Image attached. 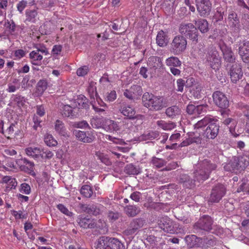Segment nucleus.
<instances>
[{
	"label": "nucleus",
	"mask_w": 249,
	"mask_h": 249,
	"mask_svg": "<svg viewBox=\"0 0 249 249\" xmlns=\"http://www.w3.org/2000/svg\"><path fill=\"white\" fill-rule=\"evenodd\" d=\"M223 123L227 125H230L231 124V126H230V128L231 129L235 125L236 122L234 119L232 118H228L224 120Z\"/></svg>",
	"instance_id": "62"
},
{
	"label": "nucleus",
	"mask_w": 249,
	"mask_h": 249,
	"mask_svg": "<svg viewBox=\"0 0 249 249\" xmlns=\"http://www.w3.org/2000/svg\"><path fill=\"white\" fill-rule=\"evenodd\" d=\"M194 177L196 179V181L198 182H203L209 177V175L206 172L202 169L201 167L198 166V169L194 172Z\"/></svg>",
	"instance_id": "27"
},
{
	"label": "nucleus",
	"mask_w": 249,
	"mask_h": 249,
	"mask_svg": "<svg viewBox=\"0 0 249 249\" xmlns=\"http://www.w3.org/2000/svg\"><path fill=\"white\" fill-rule=\"evenodd\" d=\"M195 25L191 23H181L179 27V32L184 35L187 38L191 40L194 45H196L201 39V36L198 30L205 34L209 31V23L204 18H199L194 21Z\"/></svg>",
	"instance_id": "1"
},
{
	"label": "nucleus",
	"mask_w": 249,
	"mask_h": 249,
	"mask_svg": "<svg viewBox=\"0 0 249 249\" xmlns=\"http://www.w3.org/2000/svg\"><path fill=\"white\" fill-rule=\"evenodd\" d=\"M202 136H201L200 131L198 133L196 130V132H192L189 134V139H191L192 143H196V144L201 143L203 138Z\"/></svg>",
	"instance_id": "44"
},
{
	"label": "nucleus",
	"mask_w": 249,
	"mask_h": 249,
	"mask_svg": "<svg viewBox=\"0 0 249 249\" xmlns=\"http://www.w3.org/2000/svg\"><path fill=\"white\" fill-rule=\"evenodd\" d=\"M54 129L60 136H66L67 135L64 123L60 120H57L54 123Z\"/></svg>",
	"instance_id": "30"
},
{
	"label": "nucleus",
	"mask_w": 249,
	"mask_h": 249,
	"mask_svg": "<svg viewBox=\"0 0 249 249\" xmlns=\"http://www.w3.org/2000/svg\"><path fill=\"white\" fill-rule=\"evenodd\" d=\"M165 64L170 68L180 67L182 63L178 57L172 56L166 59Z\"/></svg>",
	"instance_id": "36"
},
{
	"label": "nucleus",
	"mask_w": 249,
	"mask_h": 249,
	"mask_svg": "<svg viewBox=\"0 0 249 249\" xmlns=\"http://www.w3.org/2000/svg\"><path fill=\"white\" fill-rule=\"evenodd\" d=\"M249 165V157L247 156H234L224 166L225 170L237 173L244 171Z\"/></svg>",
	"instance_id": "4"
},
{
	"label": "nucleus",
	"mask_w": 249,
	"mask_h": 249,
	"mask_svg": "<svg viewBox=\"0 0 249 249\" xmlns=\"http://www.w3.org/2000/svg\"><path fill=\"white\" fill-rule=\"evenodd\" d=\"M47 87L48 82L46 79L40 80L37 84L36 93L38 95H42Z\"/></svg>",
	"instance_id": "39"
},
{
	"label": "nucleus",
	"mask_w": 249,
	"mask_h": 249,
	"mask_svg": "<svg viewBox=\"0 0 249 249\" xmlns=\"http://www.w3.org/2000/svg\"><path fill=\"white\" fill-rule=\"evenodd\" d=\"M25 152L27 155L37 158L39 157L40 149L37 147H28L25 149Z\"/></svg>",
	"instance_id": "48"
},
{
	"label": "nucleus",
	"mask_w": 249,
	"mask_h": 249,
	"mask_svg": "<svg viewBox=\"0 0 249 249\" xmlns=\"http://www.w3.org/2000/svg\"><path fill=\"white\" fill-rule=\"evenodd\" d=\"M151 162L154 166L157 168L162 167L166 163V161L165 160L155 157L152 158Z\"/></svg>",
	"instance_id": "49"
},
{
	"label": "nucleus",
	"mask_w": 249,
	"mask_h": 249,
	"mask_svg": "<svg viewBox=\"0 0 249 249\" xmlns=\"http://www.w3.org/2000/svg\"><path fill=\"white\" fill-rule=\"evenodd\" d=\"M184 35L176 36L169 46V51L174 55H179L186 50L187 41Z\"/></svg>",
	"instance_id": "5"
},
{
	"label": "nucleus",
	"mask_w": 249,
	"mask_h": 249,
	"mask_svg": "<svg viewBox=\"0 0 249 249\" xmlns=\"http://www.w3.org/2000/svg\"><path fill=\"white\" fill-rule=\"evenodd\" d=\"M206 62L215 71L218 70L221 65V58L219 52L215 49L210 50L206 55Z\"/></svg>",
	"instance_id": "10"
},
{
	"label": "nucleus",
	"mask_w": 249,
	"mask_h": 249,
	"mask_svg": "<svg viewBox=\"0 0 249 249\" xmlns=\"http://www.w3.org/2000/svg\"><path fill=\"white\" fill-rule=\"evenodd\" d=\"M80 193L86 198H90L93 194V190L90 186L84 185L80 189Z\"/></svg>",
	"instance_id": "41"
},
{
	"label": "nucleus",
	"mask_w": 249,
	"mask_h": 249,
	"mask_svg": "<svg viewBox=\"0 0 249 249\" xmlns=\"http://www.w3.org/2000/svg\"><path fill=\"white\" fill-rule=\"evenodd\" d=\"M88 93L90 98L91 101L93 100L95 103V98H96L98 95L96 91V87L93 83H91L87 89Z\"/></svg>",
	"instance_id": "45"
},
{
	"label": "nucleus",
	"mask_w": 249,
	"mask_h": 249,
	"mask_svg": "<svg viewBox=\"0 0 249 249\" xmlns=\"http://www.w3.org/2000/svg\"><path fill=\"white\" fill-rule=\"evenodd\" d=\"M29 57L32 59L31 62L33 65L39 66L41 64V60L43 56L36 51H32L29 54Z\"/></svg>",
	"instance_id": "32"
},
{
	"label": "nucleus",
	"mask_w": 249,
	"mask_h": 249,
	"mask_svg": "<svg viewBox=\"0 0 249 249\" xmlns=\"http://www.w3.org/2000/svg\"><path fill=\"white\" fill-rule=\"evenodd\" d=\"M75 113V111L71 106L68 105L63 106L62 110V114L64 117L72 118L76 116Z\"/></svg>",
	"instance_id": "40"
},
{
	"label": "nucleus",
	"mask_w": 249,
	"mask_h": 249,
	"mask_svg": "<svg viewBox=\"0 0 249 249\" xmlns=\"http://www.w3.org/2000/svg\"><path fill=\"white\" fill-rule=\"evenodd\" d=\"M14 101L19 107H21L25 105V99L24 97L20 95H14Z\"/></svg>",
	"instance_id": "53"
},
{
	"label": "nucleus",
	"mask_w": 249,
	"mask_h": 249,
	"mask_svg": "<svg viewBox=\"0 0 249 249\" xmlns=\"http://www.w3.org/2000/svg\"><path fill=\"white\" fill-rule=\"evenodd\" d=\"M227 189L221 183H217L213 186L208 198L209 203H218L226 195Z\"/></svg>",
	"instance_id": "9"
},
{
	"label": "nucleus",
	"mask_w": 249,
	"mask_h": 249,
	"mask_svg": "<svg viewBox=\"0 0 249 249\" xmlns=\"http://www.w3.org/2000/svg\"><path fill=\"white\" fill-rule=\"evenodd\" d=\"M71 126L74 128H89L90 129V127L86 121H82L80 122H74L72 124Z\"/></svg>",
	"instance_id": "50"
},
{
	"label": "nucleus",
	"mask_w": 249,
	"mask_h": 249,
	"mask_svg": "<svg viewBox=\"0 0 249 249\" xmlns=\"http://www.w3.org/2000/svg\"><path fill=\"white\" fill-rule=\"evenodd\" d=\"M90 124L94 128H99L102 126L101 121L99 119L92 118L90 120Z\"/></svg>",
	"instance_id": "59"
},
{
	"label": "nucleus",
	"mask_w": 249,
	"mask_h": 249,
	"mask_svg": "<svg viewBox=\"0 0 249 249\" xmlns=\"http://www.w3.org/2000/svg\"><path fill=\"white\" fill-rule=\"evenodd\" d=\"M21 188L20 191L26 195H29L31 193V187L30 185L26 183H23L21 184Z\"/></svg>",
	"instance_id": "60"
},
{
	"label": "nucleus",
	"mask_w": 249,
	"mask_h": 249,
	"mask_svg": "<svg viewBox=\"0 0 249 249\" xmlns=\"http://www.w3.org/2000/svg\"><path fill=\"white\" fill-rule=\"evenodd\" d=\"M73 134L77 140L84 143H91L95 139V137L92 131L85 132L74 130Z\"/></svg>",
	"instance_id": "16"
},
{
	"label": "nucleus",
	"mask_w": 249,
	"mask_h": 249,
	"mask_svg": "<svg viewBox=\"0 0 249 249\" xmlns=\"http://www.w3.org/2000/svg\"><path fill=\"white\" fill-rule=\"evenodd\" d=\"M197 10L201 17L208 16L211 11L212 4L210 0H196Z\"/></svg>",
	"instance_id": "15"
},
{
	"label": "nucleus",
	"mask_w": 249,
	"mask_h": 249,
	"mask_svg": "<svg viewBox=\"0 0 249 249\" xmlns=\"http://www.w3.org/2000/svg\"><path fill=\"white\" fill-rule=\"evenodd\" d=\"M157 125L164 130H171L176 126L174 123H166L164 121L160 120L157 122Z\"/></svg>",
	"instance_id": "43"
},
{
	"label": "nucleus",
	"mask_w": 249,
	"mask_h": 249,
	"mask_svg": "<svg viewBox=\"0 0 249 249\" xmlns=\"http://www.w3.org/2000/svg\"><path fill=\"white\" fill-rule=\"evenodd\" d=\"M119 111L124 116L126 117L124 118V120H134L137 118L135 116L136 111L135 109L129 106H121Z\"/></svg>",
	"instance_id": "23"
},
{
	"label": "nucleus",
	"mask_w": 249,
	"mask_h": 249,
	"mask_svg": "<svg viewBox=\"0 0 249 249\" xmlns=\"http://www.w3.org/2000/svg\"><path fill=\"white\" fill-rule=\"evenodd\" d=\"M242 181V183L237 189V191L238 192H240L241 191L247 192V189H248V184L249 183H248V180L247 179L244 178Z\"/></svg>",
	"instance_id": "57"
},
{
	"label": "nucleus",
	"mask_w": 249,
	"mask_h": 249,
	"mask_svg": "<svg viewBox=\"0 0 249 249\" xmlns=\"http://www.w3.org/2000/svg\"><path fill=\"white\" fill-rule=\"evenodd\" d=\"M88 71V68L87 66H84L77 69L76 73L78 76H83L86 75Z\"/></svg>",
	"instance_id": "64"
},
{
	"label": "nucleus",
	"mask_w": 249,
	"mask_h": 249,
	"mask_svg": "<svg viewBox=\"0 0 249 249\" xmlns=\"http://www.w3.org/2000/svg\"><path fill=\"white\" fill-rule=\"evenodd\" d=\"M238 53L242 61L249 64V41L243 40L239 43Z\"/></svg>",
	"instance_id": "14"
},
{
	"label": "nucleus",
	"mask_w": 249,
	"mask_h": 249,
	"mask_svg": "<svg viewBox=\"0 0 249 249\" xmlns=\"http://www.w3.org/2000/svg\"><path fill=\"white\" fill-rule=\"evenodd\" d=\"M44 142L49 147L55 146L57 144V141L51 134H46L44 136Z\"/></svg>",
	"instance_id": "46"
},
{
	"label": "nucleus",
	"mask_w": 249,
	"mask_h": 249,
	"mask_svg": "<svg viewBox=\"0 0 249 249\" xmlns=\"http://www.w3.org/2000/svg\"><path fill=\"white\" fill-rule=\"evenodd\" d=\"M228 21L230 26L235 32H239L240 29L241 24L240 17L235 11L231 10L228 14Z\"/></svg>",
	"instance_id": "20"
},
{
	"label": "nucleus",
	"mask_w": 249,
	"mask_h": 249,
	"mask_svg": "<svg viewBox=\"0 0 249 249\" xmlns=\"http://www.w3.org/2000/svg\"><path fill=\"white\" fill-rule=\"evenodd\" d=\"M229 68L228 74L230 75L231 81L234 84L237 83L243 76L242 66L241 64L235 63L232 64H227Z\"/></svg>",
	"instance_id": "11"
},
{
	"label": "nucleus",
	"mask_w": 249,
	"mask_h": 249,
	"mask_svg": "<svg viewBox=\"0 0 249 249\" xmlns=\"http://www.w3.org/2000/svg\"><path fill=\"white\" fill-rule=\"evenodd\" d=\"M16 163L20 166L21 170L25 171H32L34 169V163L27 159L24 158L18 159L16 161Z\"/></svg>",
	"instance_id": "25"
},
{
	"label": "nucleus",
	"mask_w": 249,
	"mask_h": 249,
	"mask_svg": "<svg viewBox=\"0 0 249 249\" xmlns=\"http://www.w3.org/2000/svg\"><path fill=\"white\" fill-rule=\"evenodd\" d=\"M78 207L83 212L88 213L89 214L97 216L101 213L100 206L96 204H87L79 203Z\"/></svg>",
	"instance_id": "18"
},
{
	"label": "nucleus",
	"mask_w": 249,
	"mask_h": 249,
	"mask_svg": "<svg viewBox=\"0 0 249 249\" xmlns=\"http://www.w3.org/2000/svg\"><path fill=\"white\" fill-rule=\"evenodd\" d=\"M213 98L214 104L224 110L221 112L223 116L228 115L229 109H227L229 107V101L225 94L220 91H215L213 94Z\"/></svg>",
	"instance_id": "8"
},
{
	"label": "nucleus",
	"mask_w": 249,
	"mask_h": 249,
	"mask_svg": "<svg viewBox=\"0 0 249 249\" xmlns=\"http://www.w3.org/2000/svg\"><path fill=\"white\" fill-rule=\"evenodd\" d=\"M57 208L63 213L68 215L69 216H71L72 215V213L69 211V210L63 204H59L57 205Z\"/></svg>",
	"instance_id": "55"
},
{
	"label": "nucleus",
	"mask_w": 249,
	"mask_h": 249,
	"mask_svg": "<svg viewBox=\"0 0 249 249\" xmlns=\"http://www.w3.org/2000/svg\"><path fill=\"white\" fill-rule=\"evenodd\" d=\"M124 172L129 175H137L140 172V170L139 168L136 167L132 163L127 164L124 169Z\"/></svg>",
	"instance_id": "38"
},
{
	"label": "nucleus",
	"mask_w": 249,
	"mask_h": 249,
	"mask_svg": "<svg viewBox=\"0 0 249 249\" xmlns=\"http://www.w3.org/2000/svg\"><path fill=\"white\" fill-rule=\"evenodd\" d=\"M41 157L42 159L50 160L53 156V153L48 149H44L42 151H40L39 157Z\"/></svg>",
	"instance_id": "52"
},
{
	"label": "nucleus",
	"mask_w": 249,
	"mask_h": 249,
	"mask_svg": "<svg viewBox=\"0 0 249 249\" xmlns=\"http://www.w3.org/2000/svg\"><path fill=\"white\" fill-rule=\"evenodd\" d=\"M146 224V220L143 218L139 217L132 219L127 228L123 232L127 243H130L134 237V235L136 234Z\"/></svg>",
	"instance_id": "3"
},
{
	"label": "nucleus",
	"mask_w": 249,
	"mask_h": 249,
	"mask_svg": "<svg viewBox=\"0 0 249 249\" xmlns=\"http://www.w3.org/2000/svg\"><path fill=\"white\" fill-rule=\"evenodd\" d=\"M33 122L34 123L33 127L34 130H37L38 127H41V125L40 123L42 121L36 115H34L33 118Z\"/></svg>",
	"instance_id": "61"
},
{
	"label": "nucleus",
	"mask_w": 249,
	"mask_h": 249,
	"mask_svg": "<svg viewBox=\"0 0 249 249\" xmlns=\"http://www.w3.org/2000/svg\"><path fill=\"white\" fill-rule=\"evenodd\" d=\"M219 48L225 62L230 64L236 63V57L231 47L227 46L225 43H223L219 45Z\"/></svg>",
	"instance_id": "13"
},
{
	"label": "nucleus",
	"mask_w": 249,
	"mask_h": 249,
	"mask_svg": "<svg viewBox=\"0 0 249 249\" xmlns=\"http://www.w3.org/2000/svg\"><path fill=\"white\" fill-rule=\"evenodd\" d=\"M167 34L163 30H160L156 36V43L161 47H164L167 45L169 42Z\"/></svg>",
	"instance_id": "26"
},
{
	"label": "nucleus",
	"mask_w": 249,
	"mask_h": 249,
	"mask_svg": "<svg viewBox=\"0 0 249 249\" xmlns=\"http://www.w3.org/2000/svg\"><path fill=\"white\" fill-rule=\"evenodd\" d=\"M5 26L11 34H13L15 32L16 25L13 20L11 22L7 20L5 23Z\"/></svg>",
	"instance_id": "54"
},
{
	"label": "nucleus",
	"mask_w": 249,
	"mask_h": 249,
	"mask_svg": "<svg viewBox=\"0 0 249 249\" xmlns=\"http://www.w3.org/2000/svg\"><path fill=\"white\" fill-rule=\"evenodd\" d=\"M226 29H219L215 28L213 30V34L209 36L208 38L209 39H212L213 41L216 39H221V38L226 35Z\"/></svg>",
	"instance_id": "34"
},
{
	"label": "nucleus",
	"mask_w": 249,
	"mask_h": 249,
	"mask_svg": "<svg viewBox=\"0 0 249 249\" xmlns=\"http://www.w3.org/2000/svg\"><path fill=\"white\" fill-rule=\"evenodd\" d=\"M185 87L186 88H191L194 85H196L197 81L193 77H189L185 81Z\"/></svg>",
	"instance_id": "58"
},
{
	"label": "nucleus",
	"mask_w": 249,
	"mask_h": 249,
	"mask_svg": "<svg viewBox=\"0 0 249 249\" xmlns=\"http://www.w3.org/2000/svg\"><path fill=\"white\" fill-rule=\"evenodd\" d=\"M159 136V133L157 131H147L145 132L142 135V139L143 140H153L155 138H157Z\"/></svg>",
	"instance_id": "47"
},
{
	"label": "nucleus",
	"mask_w": 249,
	"mask_h": 249,
	"mask_svg": "<svg viewBox=\"0 0 249 249\" xmlns=\"http://www.w3.org/2000/svg\"><path fill=\"white\" fill-rule=\"evenodd\" d=\"M103 128L107 131H117L120 129L119 126L114 121L107 120L106 121Z\"/></svg>",
	"instance_id": "33"
},
{
	"label": "nucleus",
	"mask_w": 249,
	"mask_h": 249,
	"mask_svg": "<svg viewBox=\"0 0 249 249\" xmlns=\"http://www.w3.org/2000/svg\"><path fill=\"white\" fill-rule=\"evenodd\" d=\"M218 120L214 118V121L211 122L206 128L203 130L202 136L207 139H214L217 136L219 131V125Z\"/></svg>",
	"instance_id": "12"
},
{
	"label": "nucleus",
	"mask_w": 249,
	"mask_h": 249,
	"mask_svg": "<svg viewBox=\"0 0 249 249\" xmlns=\"http://www.w3.org/2000/svg\"><path fill=\"white\" fill-rule=\"evenodd\" d=\"M142 100L143 106L152 111L161 110L167 106L165 98L149 92H145L143 94Z\"/></svg>",
	"instance_id": "2"
},
{
	"label": "nucleus",
	"mask_w": 249,
	"mask_h": 249,
	"mask_svg": "<svg viewBox=\"0 0 249 249\" xmlns=\"http://www.w3.org/2000/svg\"><path fill=\"white\" fill-rule=\"evenodd\" d=\"M35 4L34 0H21L17 4V8L18 11L20 13H23L24 9L28 6V5L32 6Z\"/></svg>",
	"instance_id": "37"
},
{
	"label": "nucleus",
	"mask_w": 249,
	"mask_h": 249,
	"mask_svg": "<svg viewBox=\"0 0 249 249\" xmlns=\"http://www.w3.org/2000/svg\"><path fill=\"white\" fill-rule=\"evenodd\" d=\"M202 239L197 237L196 235L194 234L187 235L185 237V241L189 247V248H193L198 245V243L200 242V240Z\"/></svg>",
	"instance_id": "31"
},
{
	"label": "nucleus",
	"mask_w": 249,
	"mask_h": 249,
	"mask_svg": "<svg viewBox=\"0 0 249 249\" xmlns=\"http://www.w3.org/2000/svg\"><path fill=\"white\" fill-rule=\"evenodd\" d=\"M166 115L171 118L181 113V109L177 106H172L168 107L165 111Z\"/></svg>",
	"instance_id": "35"
},
{
	"label": "nucleus",
	"mask_w": 249,
	"mask_h": 249,
	"mask_svg": "<svg viewBox=\"0 0 249 249\" xmlns=\"http://www.w3.org/2000/svg\"><path fill=\"white\" fill-rule=\"evenodd\" d=\"M177 90L178 91L182 92L183 90V87L185 86V82L184 79H178L177 81Z\"/></svg>",
	"instance_id": "63"
},
{
	"label": "nucleus",
	"mask_w": 249,
	"mask_h": 249,
	"mask_svg": "<svg viewBox=\"0 0 249 249\" xmlns=\"http://www.w3.org/2000/svg\"><path fill=\"white\" fill-rule=\"evenodd\" d=\"M77 103L79 108H88L89 107L88 100L83 95L81 98H78Z\"/></svg>",
	"instance_id": "51"
},
{
	"label": "nucleus",
	"mask_w": 249,
	"mask_h": 249,
	"mask_svg": "<svg viewBox=\"0 0 249 249\" xmlns=\"http://www.w3.org/2000/svg\"><path fill=\"white\" fill-rule=\"evenodd\" d=\"M213 219L208 215H203L196 222L194 226V232L198 235H202L206 232H209L212 229Z\"/></svg>",
	"instance_id": "6"
},
{
	"label": "nucleus",
	"mask_w": 249,
	"mask_h": 249,
	"mask_svg": "<svg viewBox=\"0 0 249 249\" xmlns=\"http://www.w3.org/2000/svg\"><path fill=\"white\" fill-rule=\"evenodd\" d=\"M15 126V125L14 124H11L5 131L2 130V133L4 134L5 136L8 139H10V135L13 134L14 132V127Z\"/></svg>",
	"instance_id": "56"
},
{
	"label": "nucleus",
	"mask_w": 249,
	"mask_h": 249,
	"mask_svg": "<svg viewBox=\"0 0 249 249\" xmlns=\"http://www.w3.org/2000/svg\"><path fill=\"white\" fill-rule=\"evenodd\" d=\"M158 224L159 228L165 232L173 233L175 231L173 221L167 216L161 217Z\"/></svg>",
	"instance_id": "19"
},
{
	"label": "nucleus",
	"mask_w": 249,
	"mask_h": 249,
	"mask_svg": "<svg viewBox=\"0 0 249 249\" xmlns=\"http://www.w3.org/2000/svg\"><path fill=\"white\" fill-rule=\"evenodd\" d=\"M214 121V117L210 116H207L203 118L202 120L197 122L194 125L195 129L196 130L203 128L206 126H208L209 124Z\"/></svg>",
	"instance_id": "28"
},
{
	"label": "nucleus",
	"mask_w": 249,
	"mask_h": 249,
	"mask_svg": "<svg viewBox=\"0 0 249 249\" xmlns=\"http://www.w3.org/2000/svg\"><path fill=\"white\" fill-rule=\"evenodd\" d=\"M96 249H124V246L117 238L103 236L98 239Z\"/></svg>",
	"instance_id": "7"
},
{
	"label": "nucleus",
	"mask_w": 249,
	"mask_h": 249,
	"mask_svg": "<svg viewBox=\"0 0 249 249\" xmlns=\"http://www.w3.org/2000/svg\"><path fill=\"white\" fill-rule=\"evenodd\" d=\"M79 225L84 229H93L96 227L95 221L88 216L81 215L77 219Z\"/></svg>",
	"instance_id": "21"
},
{
	"label": "nucleus",
	"mask_w": 249,
	"mask_h": 249,
	"mask_svg": "<svg viewBox=\"0 0 249 249\" xmlns=\"http://www.w3.org/2000/svg\"><path fill=\"white\" fill-rule=\"evenodd\" d=\"M198 166L205 170L209 175L213 171L215 170L217 168L216 164L212 162L208 159H204L203 160L199 161Z\"/></svg>",
	"instance_id": "24"
},
{
	"label": "nucleus",
	"mask_w": 249,
	"mask_h": 249,
	"mask_svg": "<svg viewBox=\"0 0 249 249\" xmlns=\"http://www.w3.org/2000/svg\"><path fill=\"white\" fill-rule=\"evenodd\" d=\"M142 93V87L139 85H134L129 89L125 90L124 95L128 99L134 101L139 98Z\"/></svg>",
	"instance_id": "17"
},
{
	"label": "nucleus",
	"mask_w": 249,
	"mask_h": 249,
	"mask_svg": "<svg viewBox=\"0 0 249 249\" xmlns=\"http://www.w3.org/2000/svg\"><path fill=\"white\" fill-rule=\"evenodd\" d=\"M37 14L38 13L36 10H27L25 12L26 21L33 23L35 22Z\"/></svg>",
	"instance_id": "42"
},
{
	"label": "nucleus",
	"mask_w": 249,
	"mask_h": 249,
	"mask_svg": "<svg viewBox=\"0 0 249 249\" xmlns=\"http://www.w3.org/2000/svg\"><path fill=\"white\" fill-rule=\"evenodd\" d=\"M178 183L182 184L183 187L192 189L196 186V180L192 179L188 175L186 174H180L178 178Z\"/></svg>",
	"instance_id": "22"
},
{
	"label": "nucleus",
	"mask_w": 249,
	"mask_h": 249,
	"mask_svg": "<svg viewBox=\"0 0 249 249\" xmlns=\"http://www.w3.org/2000/svg\"><path fill=\"white\" fill-rule=\"evenodd\" d=\"M124 212L128 217H134L140 212L139 207L135 205H127L124 208Z\"/></svg>",
	"instance_id": "29"
}]
</instances>
